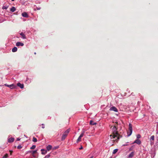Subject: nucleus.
I'll return each instance as SVG.
<instances>
[{
    "instance_id": "obj_4",
    "label": "nucleus",
    "mask_w": 158,
    "mask_h": 158,
    "mask_svg": "<svg viewBox=\"0 0 158 158\" xmlns=\"http://www.w3.org/2000/svg\"><path fill=\"white\" fill-rule=\"evenodd\" d=\"M110 110H113L116 112H117L118 111V109L115 106H112L110 108Z\"/></svg>"
},
{
    "instance_id": "obj_9",
    "label": "nucleus",
    "mask_w": 158,
    "mask_h": 158,
    "mask_svg": "<svg viewBox=\"0 0 158 158\" xmlns=\"http://www.w3.org/2000/svg\"><path fill=\"white\" fill-rule=\"evenodd\" d=\"M14 139H15L14 138L11 137V138H9L8 139V142L9 143H12L14 141Z\"/></svg>"
},
{
    "instance_id": "obj_33",
    "label": "nucleus",
    "mask_w": 158,
    "mask_h": 158,
    "mask_svg": "<svg viewBox=\"0 0 158 158\" xmlns=\"http://www.w3.org/2000/svg\"><path fill=\"white\" fill-rule=\"evenodd\" d=\"M41 126H41V127H42V128L44 129V128H45V125H44V124H41Z\"/></svg>"
},
{
    "instance_id": "obj_42",
    "label": "nucleus",
    "mask_w": 158,
    "mask_h": 158,
    "mask_svg": "<svg viewBox=\"0 0 158 158\" xmlns=\"http://www.w3.org/2000/svg\"><path fill=\"white\" fill-rule=\"evenodd\" d=\"M34 54H36V52H35V53H34Z\"/></svg>"
},
{
    "instance_id": "obj_13",
    "label": "nucleus",
    "mask_w": 158,
    "mask_h": 158,
    "mask_svg": "<svg viewBox=\"0 0 158 158\" xmlns=\"http://www.w3.org/2000/svg\"><path fill=\"white\" fill-rule=\"evenodd\" d=\"M41 151L42 152L41 153L43 155H45L47 152V151L45 150L44 149H41Z\"/></svg>"
},
{
    "instance_id": "obj_30",
    "label": "nucleus",
    "mask_w": 158,
    "mask_h": 158,
    "mask_svg": "<svg viewBox=\"0 0 158 158\" xmlns=\"http://www.w3.org/2000/svg\"><path fill=\"white\" fill-rule=\"evenodd\" d=\"M156 138L157 141H158V131L156 133Z\"/></svg>"
},
{
    "instance_id": "obj_5",
    "label": "nucleus",
    "mask_w": 158,
    "mask_h": 158,
    "mask_svg": "<svg viewBox=\"0 0 158 158\" xmlns=\"http://www.w3.org/2000/svg\"><path fill=\"white\" fill-rule=\"evenodd\" d=\"M5 85H6V84ZM8 87L10 88L11 89H13L14 88H15L16 86L14 84H12L10 85H6Z\"/></svg>"
},
{
    "instance_id": "obj_25",
    "label": "nucleus",
    "mask_w": 158,
    "mask_h": 158,
    "mask_svg": "<svg viewBox=\"0 0 158 158\" xmlns=\"http://www.w3.org/2000/svg\"><path fill=\"white\" fill-rule=\"evenodd\" d=\"M118 151V149H114L113 152V154H115Z\"/></svg>"
},
{
    "instance_id": "obj_11",
    "label": "nucleus",
    "mask_w": 158,
    "mask_h": 158,
    "mask_svg": "<svg viewBox=\"0 0 158 158\" xmlns=\"http://www.w3.org/2000/svg\"><path fill=\"white\" fill-rule=\"evenodd\" d=\"M18 86L21 89H23L24 87V85L23 84H21L20 83H18L17 84Z\"/></svg>"
},
{
    "instance_id": "obj_29",
    "label": "nucleus",
    "mask_w": 158,
    "mask_h": 158,
    "mask_svg": "<svg viewBox=\"0 0 158 158\" xmlns=\"http://www.w3.org/2000/svg\"><path fill=\"white\" fill-rule=\"evenodd\" d=\"M50 156V154H48L46 155L44 158H49Z\"/></svg>"
},
{
    "instance_id": "obj_34",
    "label": "nucleus",
    "mask_w": 158,
    "mask_h": 158,
    "mask_svg": "<svg viewBox=\"0 0 158 158\" xmlns=\"http://www.w3.org/2000/svg\"><path fill=\"white\" fill-rule=\"evenodd\" d=\"M10 155H12V152H13V151H10Z\"/></svg>"
},
{
    "instance_id": "obj_20",
    "label": "nucleus",
    "mask_w": 158,
    "mask_h": 158,
    "mask_svg": "<svg viewBox=\"0 0 158 158\" xmlns=\"http://www.w3.org/2000/svg\"><path fill=\"white\" fill-rule=\"evenodd\" d=\"M90 124L91 125H94L96 124V123L94 122L93 121L91 120L90 122Z\"/></svg>"
},
{
    "instance_id": "obj_18",
    "label": "nucleus",
    "mask_w": 158,
    "mask_h": 158,
    "mask_svg": "<svg viewBox=\"0 0 158 158\" xmlns=\"http://www.w3.org/2000/svg\"><path fill=\"white\" fill-rule=\"evenodd\" d=\"M16 10V9L14 6H12L10 9V10L12 12H14Z\"/></svg>"
},
{
    "instance_id": "obj_15",
    "label": "nucleus",
    "mask_w": 158,
    "mask_h": 158,
    "mask_svg": "<svg viewBox=\"0 0 158 158\" xmlns=\"http://www.w3.org/2000/svg\"><path fill=\"white\" fill-rule=\"evenodd\" d=\"M117 135H118L116 134H113V132L110 135V137H112L114 139Z\"/></svg>"
},
{
    "instance_id": "obj_17",
    "label": "nucleus",
    "mask_w": 158,
    "mask_h": 158,
    "mask_svg": "<svg viewBox=\"0 0 158 158\" xmlns=\"http://www.w3.org/2000/svg\"><path fill=\"white\" fill-rule=\"evenodd\" d=\"M117 137V139H116V141L117 142L118 141V139H120V138H121L122 137V135H119L118 134V135H117L116 137Z\"/></svg>"
},
{
    "instance_id": "obj_22",
    "label": "nucleus",
    "mask_w": 158,
    "mask_h": 158,
    "mask_svg": "<svg viewBox=\"0 0 158 158\" xmlns=\"http://www.w3.org/2000/svg\"><path fill=\"white\" fill-rule=\"evenodd\" d=\"M81 138L79 136L78 139H77V143H78L79 142L81 141Z\"/></svg>"
},
{
    "instance_id": "obj_26",
    "label": "nucleus",
    "mask_w": 158,
    "mask_h": 158,
    "mask_svg": "<svg viewBox=\"0 0 158 158\" xmlns=\"http://www.w3.org/2000/svg\"><path fill=\"white\" fill-rule=\"evenodd\" d=\"M8 155L7 154H6L2 157V158H8Z\"/></svg>"
},
{
    "instance_id": "obj_37",
    "label": "nucleus",
    "mask_w": 158,
    "mask_h": 158,
    "mask_svg": "<svg viewBox=\"0 0 158 158\" xmlns=\"http://www.w3.org/2000/svg\"><path fill=\"white\" fill-rule=\"evenodd\" d=\"M132 150V149L131 148H130V149H129V150L130 151H131Z\"/></svg>"
},
{
    "instance_id": "obj_10",
    "label": "nucleus",
    "mask_w": 158,
    "mask_h": 158,
    "mask_svg": "<svg viewBox=\"0 0 158 158\" xmlns=\"http://www.w3.org/2000/svg\"><path fill=\"white\" fill-rule=\"evenodd\" d=\"M133 143H136L138 144H140L141 143V142L139 139H136Z\"/></svg>"
},
{
    "instance_id": "obj_16",
    "label": "nucleus",
    "mask_w": 158,
    "mask_h": 158,
    "mask_svg": "<svg viewBox=\"0 0 158 158\" xmlns=\"http://www.w3.org/2000/svg\"><path fill=\"white\" fill-rule=\"evenodd\" d=\"M46 148L48 151H49L52 149V146L50 145H49Z\"/></svg>"
},
{
    "instance_id": "obj_36",
    "label": "nucleus",
    "mask_w": 158,
    "mask_h": 158,
    "mask_svg": "<svg viewBox=\"0 0 158 158\" xmlns=\"http://www.w3.org/2000/svg\"><path fill=\"white\" fill-rule=\"evenodd\" d=\"M20 139H19V138H18L17 139V140H18V141H19L20 140Z\"/></svg>"
},
{
    "instance_id": "obj_1",
    "label": "nucleus",
    "mask_w": 158,
    "mask_h": 158,
    "mask_svg": "<svg viewBox=\"0 0 158 158\" xmlns=\"http://www.w3.org/2000/svg\"><path fill=\"white\" fill-rule=\"evenodd\" d=\"M70 131V129H68L66 130L63 133L61 137V139L62 140H64L67 136L68 133Z\"/></svg>"
},
{
    "instance_id": "obj_2",
    "label": "nucleus",
    "mask_w": 158,
    "mask_h": 158,
    "mask_svg": "<svg viewBox=\"0 0 158 158\" xmlns=\"http://www.w3.org/2000/svg\"><path fill=\"white\" fill-rule=\"evenodd\" d=\"M115 123L117 124V125L116 124L112 128L113 132V134H116L117 135H118V133L117 131V130L118 128L117 126L118 123L117 122Z\"/></svg>"
},
{
    "instance_id": "obj_27",
    "label": "nucleus",
    "mask_w": 158,
    "mask_h": 158,
    "mask_svg": "<svg viewBox=\"0 0 158 158\" xmlns=\"http://www.w3.org/2000/svg\"><path fill=\"white\" fill-rule=\"evenodd\" d=\"M36 147V146L35 145H33L31 147L30 149H34Z\"/></svg>"
},
{
    "instance_id": "obj_23",
    "label": "nucleus",
    "mask_w": 158,
    "mask_h": 158,
    "mask_svg": "<svg viewBox=\"0 0 158 158\" xmlns=\"http://www.w3.org/2000/svg\"><path fill=\"white\" fill-rule=\"evenodd\" d=\"M32 141L34 142H35L37 141V139L36 138H35V137H33V138Z\"/></svg>"
},
{
    "instance_id": "obj_41",
    "label": "nucleus",
    "mask_w": 158,
    "mask_h": 158,
    "mask_svg": "<svg viewBox=\"0 0 158 158\" xmlns=\"http://www.w3.org/2000/svg\"><path fill=\"white\" fill-rule=\"evenodd\" d=\"M109 158H112V156H110Z\"/></svg>"
},
{
    "instance_id": "obj_35",
    "label": "nucleus",
    "mask_w": 158,
    "mask_h": 158,
    "mask_svg": "<svg viewBox=\"0 0 158 158\" xmlns=\"http://www.w3.org/2000/svg\"><path fill=\"white\" fill-rule=\"evenodd\" d=\"M82 148H83V147H82L81 146L80 148H79V149L80 150H81V149H82Z\"/></svg>"
},
{
    "instance_id": "obj_19",
    "label": "nucleus",
    "mask_w": 158,
    "mask_h": 158,
    "mask_svg": "<svg viewBox=\"0 0 158 158\" xmlns=\"http://www.w3.org/2000/svg\"><path fill=\"white\" fill-rule=\"evenodd\" d=\"M17 50V48L16 47H14L12 49V51L13 52H16Z\"/></svg>"
},
{
    "instance_id": "obj_12",
    "label": "nucleus",
    "mask_w": 158,
    "mask_h": 158,
    "mask_svg": "<svg viewBox=\"0 0 158 158\" xmlns=\"http://www.w3.org/2000/svg\"><path fill=\"white\" fill-rule=\"evenodd\" d=\"M20 35L21 36L22 38L23 39H26V37L24 34L23 32H21L20 33Z\"/></svg>"
},
{
    "instance_id": "obj_24",
    "label": "nucleus",
    "mask_w": 158,
    "mask_h": 158,
    "mask_svg": "<svg viewBox=\"0 0 158 158\" xmlns=\"http://www.w3.org/2000/svg\"><path fill=\"white\" fill-rule=\"evenodd\" d=\"M84 133H85V131H83L82 132L81 134L80 135L79 137H80L81 138H82L83 136L84 135Z\"/></svg>"
},
{
    "instance_id": "obj_32",
    "label": "nucleus",
    "mask_w": 158,
    "mask_h": 158,
    "mask_svg": "<svg viewBox=\"0 0 158 158\" xmlns=\"http://www.w3.org/2000/svg\"><path fill=\"white\" fill-rule=\"evenodd\" d=\"M22 148V147L21 146V145H19L17 147V148L18 149H20Z\"/></svg>"
},
{
    "instance_id": "obj_31",
    "label": "nucleus",
    "mask_w": 158,
    "mask_h": 158,
    "mask_svg": "<svg viewBox=\"0 0 158 158\" xmlns=\"http://www.w3.org/2000/svg\"><path fill=\"white\" fill-rule=\"evenodd\" d=\"M141 137V135L139 134H138L137 135V138L138 139H139Z\"/></svg>"
},
{
    "instance_id": "obj_14",
    "label": "nucleus",
    "mask_w": 158,
    "mask_h": 158,
    "mask_svg": "<svg viewBox=\"0 0 158 158\" xmlns=\"http://www.w3.org/2000/svg\"><path fill=\"white\" fill-rule=\"evenodd\" d=\"M22 15L23 17H27L28 16L27 14L25 12H24L22 13Z\"/></svg>"
},
{
    "instance_id": "obj_40",
    "label": "nucleus",
    "mask_w": 158,
    "mask_h": 158,
    "mask_svg": "<svg viewBox=\"0 0 158 158\" xmlns=\"http://www.w3.org/2000/svg\"><path fill=\"white\" fill-rule=\"evenodd\" d=\"M12 1H15V0H11Z\"/></svg>"
},
{
    "instance_id": "obj_43",
    "label": "nucleus",
    "mask_w": 158,
    "mask_h": 158,
    "mask_svg": "<svg viewBox=\"0 0 158 158\" xmlns=\"http://www.w3.org/2000/svg\"><path fill=\"white\" fill-rule=\"evenodd\" d=\"M113 126H111V127L110 128H111Z\"/></svg>"
},
{
    "instance_id": "obj_39",
    "label": "nucleus",
    "mask_w": 158,
    "mask_h": 158,
    "mask_svg": "<svg viewBox=\"0 0 158 158\" xmlns=\"http://www.w3.org/2000/svg\"><path fill=\"white\" fill-rule=\"evenodd\" d=\"M34 157H35V156L34 155H32Z\"/></svg>"
},
{
    "instance_id": "obj_38",
    "label": "nucleus",
    "mask_w": 158,
    "mask_h": 158,
    "mask_svg": "<svg viewBox=\"0 0 158 158\" xmlns=\"http://www.w3.org/2000/svg\"><path fill=\"white\" fill-rule=\"evenodd\" d=\"M93 156H91V157H90V158H93Z\"/></svg>"
},
{
    "instance_id": "obj_8",
    "label": "nucleus",
    "mask_w": 158,
    "mask_h": 158,
    "mask_svg": "<svg viewBox=\"0 0 158 158\" xmlns=\"http://www.w3.org/2000/svg\"><path fill=\"white\" fill-rule=\"evenodd\" d=\"M135 155V152H132L130 153L128 156V157L129 158H132V157L134 155Z\"/></svg>"
},
{
    "instance_id": "obj_7",
    "label": "nucleus",
    "mask_w": 158,
    "mask_h": 158,
    "mask_svg": "<svg viewBox=\"0 0 158 158\" xmlns=\"http://www.w3.org/2000/svg\"><path fill=\"white\" fill-rule=\"evenodd\" d=\"M24 45V44L21 42H17L16 43V46H23Z\"/></svg>"
},
{
    "instance_id": "obj_21",
    "label": "nucleus",
    "mask_w": 158,
    "mask_h": 158,
    "mask_svg": "<svg viewBox=\"0 0 158 158\" xmlns=\"http://www.w3.org/2000/svg\"><path fill=\"white\" fill-rule=\"evenodd\" d=\"M37 151L35 150L34 151H32L31 152L32 153V155H34L35 153H37Z\"/></svg>"
},
{
    "instance_id": "obj_6",
    "label": "nucleus",
    "mask_w": 158,
    "mask_h": 158,
    "mask_svg": "<svg viewBox=\"0 0 158 158\" xmlns=\"http://www.w3.org/2000/svg\"><path fill=\"white\" fill-rule=\"evenodd\" d=\"M154 138L155 137L154 135H152L150 139V141L151 144H152L153 143V142H152V140L153 141L154 140Z\"/></svg>"
},
{
    "instance_id": "obj_28",
    "label": "nucleus",
    "mask_w": 158,
    "mask_h": 158,
    "mask_svg": "<svg viewBox=\"0 0 158 158\" xmlns=\"http://www.w3.org/2000/svg\"><path fill=\"white\" fill-rule=\"evenodd\" d=\"M8 6H3L2 7V9H6L8 8Z\"/></svg>"
},
{
    "instance_id": "obj_3",
    "label": "nucleus",
    "mask_w": 158,
    "mask_h": 158,
    "mask_svg": "<svg viewBox=\"0 0 158 158\" xmlns=\"http://www.w3.org/2000/svg\"><path fill=\"white\" fill-rule=\"evenodd\" d=\"M132 131V125L131 123H130L129 125L128 130L127 132V135L128 136H130L131 135Z\"/></svg>"
}]
</instances>
